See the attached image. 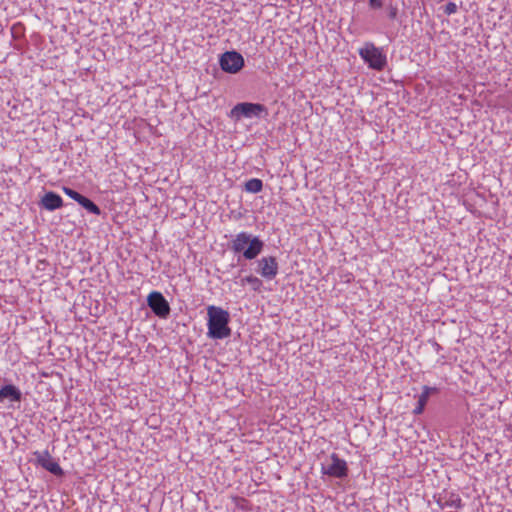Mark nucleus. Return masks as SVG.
Instances as JSON below:
<instances>
[{"mask_svg": "<svg viewBox=\"0 0 512 512\" xmlns=\"http://www.w3.org/2000/svg\"><path fill=\"white\" fill-rule=\"evenodd\" d=\"M41 204L45 209L53 211L63 206V200L61 196L56 194L55 192H47L42 197Z\"/></svg>", "mask_w": 512, "mask_h": 512, "instance_id": "9b49d317", "label": "nucleus"}, {"mask_svg": "<svg viewBox=\"0 0 512 512\" xmlns=\"http://www.w3.org/2000/svg\"><path fill=\"white\" fill-rule=\"evenodd\" d=\"M396 16V9H394L391 13H390V17L391 18H394Z\"/></svg>", "mask_w": 512, "mask_h": 512, "instance_id": "6ab92c4d", "label": "nucleus"}, {"mask_svg": "<svg viewBox=\"0 0 512 512\" xmlns=\"http://www.w3.org/2000/svg\"><path fill=\"white\" fill-rule=\"evenodd\" d=\"M63 192L68 197H70L71 199L76 201L78 204H80L88 212H90V213H92L94 215H100L101 214L100 208L93 201H91L89 198L81 195L77 191H75V190H73L71 188H68V187H63Z\"/></svg>", "mask_w": 512, "mask_h": 512, "instance_id": "1a4fd4ad", "label": "nucleus"}, {"mask_svg": "<svg viewBox=\"0 0 512 512\" xmlns=\"http://www.w3.org/2000/svg\"><path fill=\"white\" fill-rule=\"evenodd\" d=\"M21 391L14 385L8 384L0 389V401L9 399L11 402H19L21 400Z\"/></svg>", "mask_w": 512, "mask_h": 512, "instance_id": "f8f14e48", "label": "nucleus"}, {"mask_svg": "<svg viewBox=\"0 0 512 512\" xmlns=\"http://www.w3.org/2000/svg\"><path fill=\"white\" fill-rule=\"evenodd\" d=\"M262 114H267V108L264 105L249 102L238 103L232 108L230 112V116L236 120H239L241 117H259Z\"/></svg>", "mask_w": 512, "mask_h": 512, "instance_id": "20e7f679", "label": "nucleus"}, {"mask_svg": "<svg viewBox=\"0 0 512 512\" xmlns=\"http://www.w3.org/2000/svg\"><path fill=\"white\" fill-rule=\"evenodd\" d=\"M147 302L149 307L157 316L165 318L169 315L170 306L160 292H151L147 297Z\"/></svg>", "mask_w": 512, "mask_h": 512, "instance_id": "6e6552de", "label": "nucleus"}, {"mask_svg": "<svg viewBox=\"0 0 512 512\" xmlns=\"http://www.w3.org/2000/svg\"><path fill=\"white\" fill-rule=\"evenodd\" d=\"M246 284L250 285L254 291H259L262 287V281L254 275H248L241 279V285L245 286Z\"/></svg>", "mask_w": 512, "mask_h": 512, "instance_id": "2eb2a0df", "label": "nucleus"}, {"mask_svg": "<svg viewBox=\"0 0 512 512\" xmlns=\"http://www.w3.org/2000/svg\"><path fill=\"white\" fill-rule=\"evenodd\" d=\"M263 188V183L258 178H252L245 183V190L249 193H259Z\"/></svg>", "mask_w": 512, "mask_h": 512, "instance_id": "dca6fc26", "label": "nucleus"}, {"mask_svg": "<svg viewBox=\"0 0 512 512\" xmlns=\"http://www.w3.org/2000/svg\"><path fill=\"white\" fill-rule=\"evenodd\" d=\"M370 6L374 8H381L382 1L381 0H369Z\"/></svg>", "mask_w": 512, "mask_h": 512, "instance_id": "a211bd4d", "label": "nucleus"}, {"mask_svg": "<svg viewBox=\"0 0 512 512\" xmlns=\"http://www.w3.org/2000/svg\"><path fill=\"white\" fill-rule=\"evenodd\" d=\"M435 391H436L435 388H431L429 386L423 387L422 393L418 397L417 405L413 410L414 414L419 415L424 411V408L428 402L431 392H435Z\"/></svg>", "mask_w": 512, "mask_h": 512, "instance_id": "ddd939ff", "label": "nucleus"}, {"mask_svg": "<svg viewBox=\"0 0 512 512\" xmlns=\"http://www.w3.org/2000/svg\"><path fill=\"white\" fill-rule=\"evenodd\" d=\"M208 314V335L213 339H223L229 337L231 329L229 328L230 316L228 311L221 307L209 306L207 308Z\"/></svg>", "mask_w": 512, "mask_h": 512, "instance_id": "f257e3e1", "label": "nucleus"}, {"mask_svg": "<svg viewBox=\"0 0 512 512\" xmlns=\"http://www.w3.org/2000/svg\"><path fill=\"white\" fill-rule=\"evenodd\" d=\"M359 56L368 64V67L382 71L387 65V57L382 48L376 47L372 42H366L358 50Z\"/></svg>", "mask_w": 512, "mask_h": 512, "instance_id": "7ed1b4c3", "label": "nucleus"}, {"mask_svg": "<svg viewBox=\"0 0 512 512\" xmlns=\"http://www.w3.org/2000/svg\"><path fill=\"white\" fill-rule=\"evenodd\" d=\"M219 64L223 71L235 74L243 68L244 58L236 51H227L221 55Z\"/></svg>", "mask_w": 512, "mask_h": 512, "instance_id": "423d86ee", "label": "nucleus"}, {"mask_svg": "<svg viewBox=\"0 0 512 512\" xmlns=\"http://www.w3.org/2000/svg\"><path fill=\"white\" fill-rule=\"evenodd\" d=\"M442 508H451L454 511L449 512H457L458 509L462 506V500L459 495L451 493L448 498L441 504Z\"/></svg>", "mask_w": 512, "mask_h": 512, "instance_id": "4468645a", "label": "nucleus"}, {"mask_svg": "<svg viewBox=\"0 0 512 512\" xmlns=\"http://www.w3.org/2000/svg\"><path fill=\"white\" fill-rule=\"evenodd\" d=\"M458 10V6L454 2H448L444 7V12L447 15H451L456 13Z\"/></svg>", "mask_w": 512, "mask_h": 512, "instance_id": "f3484780", "label": "nucleus"}, {"mask_svg": "<svg viewBox=\"0 0 512 512\" xmlns=\"http://www.w3.org/2000/svg\"><path fill=\"white\" fill-rule=\"evenodd\" d=\"M259 273L268 280H272L278 274V263L273 256L263 257L259 260Z\"/></svg>", "mask_w": 512, "mask_h": 512, "instance_id": "9d476101", "label": "nucleus"}, {"mask_svg": "<svg viewBox=\"0 0 512 512\" xmlns=\"http://www.w3.org/2000/svg\"><path fill=\"white\" fill-rule=\"evenodd\" d=\"M321 472L334 478H344L348 474L347 463L341 459L336 453L330 455V463L322 464Z\"/></svg>", "mask_w": 512, "mask_h": 512, "instance_id": "39448f33", "label": "nucleus"}, {"mask_svg": "<svg viewBox=\"0 0 512 512\" xmlns=\"http://www.w3.org/2000/svg\"><path fill=\"white\" fill-rule=\"evenodd\" d=\"M263 245L257 236L240 232L232 240L231 248L234 253H242L245 259L252 260L261 253Z\"/></svg>", "mask_w": 512, "mask_h": 512, "instance_id": "f03ea898", "label": "nucleus"}, {"mask_svg": "<svg viewBox=\"0 0 512 512\" xmlns=\"http://www.w3.org/2000/svg\"><path fill=\"white\" fill-rule=\"evenodd\" d=\"M36 459V463L40 465L45 470L56 476H62L64 474L61 466L52 458L51 454L48 450L44 451H35L33 453Z\"/></svg>", "mask_w": 512, "mask_h": 512, "instance_id": "0eeeda50", "label": "nucleus"}]
</instances>
